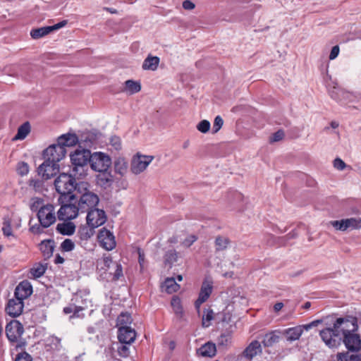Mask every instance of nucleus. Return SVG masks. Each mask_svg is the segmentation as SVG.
<instances>
[{
  "label": "nucleus",
  "instance_id": "nucleus-1",
  "mask_svg": "<svg viewBox=\"0 0 361 361\" xmlns=\"http://www.w3.org/2000/svg\"><path fill=\"white\" fill-rule=\"evenodd\" d=\"M91 185L87 181H79L76 186L75 198H78V205L81 212H87L99 204V198L91 190Z\"/></svg>",
  "mask_w": 361,
  "mask_h": 361
},
{
  "label": "nucleus",
  "instance_id": "nucleus-2",
  "mask_svg": "<svg viewBox=\"0 0 361 361\" xmlns=\"http://www.w3.org/2000/svg\"><path fill=\"white\" fill-rule=\"evenodd\" d=\"M54 185L56 191L61 195L59 199L60 202H63V199L68 197V200L71 202L75 199V195L72 194L73 191L76 192L78 183L70 173H62L55 180Z\"/></svg>",
  "mask_w": 361,
  "mask_h": 361
},
{
  "label": "nucleus",
  "instance_id": "nucleus-3",
  "mask_svg": "<svg viewBox=\"0 0 361 361\" xmlns=\"http://www.w3.org/2000/svg\"><path fill=\"white\" fill-rule=\"evenodd\" d=\"M90 165L92 170L96 172L108 171L111 165V157L102 152L91 153Z\"/></svg>",
  "mask_w": 361,
  "mask_h": 361
},
{
  "label": "nucleus",
  "instance_id": "nucleus-4",
  "mask_svg": "<svg viewBox=\"0 0 361 361\" xmlns=\"http://www.w3.org/2000/svg\"><path fill=\"white\" fill-rule=\"evenodd\" d=\"M21 226V218L15 213H11L3 218L1 231L5 237L15 238L13 230H17Z\"/></svg>",
  "mask_w": 361,
  "mask_h": 361
},
{
  "label": "nucleus",
  "instance_id": "nucleus-5",
  "mask_svg": "<svg viewBox=\"0 0 361 361\" xmlns=\"http://www.w3.org/2000/svg\"><path fill=\"white\" fill-rule=\"evenodd\" d=\"M334 325V328L340 330L341 337L345 336L347 334L355 332L358 328L357 318L353 316L338 318Z\"/></svg>",
  "mask_w": 361,
  "mask_h": 361
},
{
  "label": "nucleus",
  "instance_id": "nucleus-6",
  "mask_svg": "<svg viewBox=\"0 0 361 361\" xmlns=\"http://www.w3.org/2000/svg\"><path fill=\"white\" fill-rule=\"evenodd\" d=\"M319 335L324 343L331 348H337L342 341L340 330L334 328V325L321 330Z\"/></svg>",
  "mask_w": 361,
  "mask_h": 361
},
{
  "label": "nucleus",
  "instance_id": "nucleus-7",
  "mask_svg": "<svg viewBox=\"0 0 361 361\" xmlns=\"http://www.w3.org/2000/svg\"><path fill=\"white\" fill-rule=\"evenodd\" d=\"M154 160L153 156L144 155L140 153L135 154L130 162V171L135 175H138L145 171L149 164Z\"/></svg>",
  "mask_w": 361,
  "mask_h": 361
},
{
  "label": "nucleus",
  "instance_id": "nucleus-8",
  "mask_svg": "<svg viewBox=\"0 0 361 361\" xmlns=\"http://www.w3.org/2000/svg\"><path fill=\"white\" fill-rule=\"evenodd\" d=\"M37 218L44 228H48L56 221L55 207L52 204H47L39 209Z\"/></svg>",
  "mask_w": 361,
  "mask_h": 361
},
{
  "label": "nucleus",
  "instance_id": "nucleus-9",
  "mask_svg": "<svg viewBox=\"0 0 361 361\" xmlns=\"http://www.w3.org/2000/svg\"><path fill=\"white\" fill-rule=\"evenodd\" d=\"M329 224L336 231H346L359 230L361 228V218L351 217L341 220L331 221Z\"/></svg>",
  "mask_w": 361,
  "mask_h": 361
},
{
  "label": "nucleus",
  "instance_id": "nucleus-10",
  "mask_svg": "<svg viewBox=\"0 0 361 361\" xmlns=\"http://www.w3.org/2000/svg\"><path fill=\"white\" fill-rule=\"evenodd\" d=\"M213 290V281L211 278L207 277L203 281L200 291L199 293V297L197 300L195 302V307L197 310L198 314L200 312V306L202 303L206 302L209 298Z\"/></svg>",
  "mask_w": 361,
  "mask_h": 361
},
{
  "label": "nucleus",
  "instance_id": "nucleus-11",
  "mask_svg": "<svg viewBox=\"0 0 361 361\" xmlns=\"http://www.w3.org/2000/svg\"><path fill=\"white\" fill-rule=\"evenodd\" d=\"M97 239L99 245L107 251H111L116 247V241L114 233L106 228L99 230Z\"/></svg>",
  "mask_w": 361,
  "mask_h": 361
},
{
  "label": "nucleus",
  "instance_id": "nucleus-12",
  "mask_svg": "<svg viewBox=\"0 0 361 361\" xmlns=\"http://www.w3.org/2000/svg\"><path fill=\"white\" fill-rule=\"evenodd\" d=\"M99 263L103 264L102 269L109 270L114 280L117 281L123 276L121 264L118 262H113L110 256L104 255Z\"/></svg>",
  "mask_w": 361,
  "mask_h": 361
},
{
  "label": "nucleus",
  "instance_id": "nucleus-13",
  "mask_svg": "<svg viewBox=\"0 0 361 361\" xmlns=\"http://www.w3.org/2000/svg\"><path fill=\"white\" fill-rule=\"evenodd\" d=\"M71 165L88 164L91 158V151L79 146L69 154Z\"/></svg>",
  "mask_w": 361,
  "mask_h": 361
},
{
  "label": "nucleus",
  "instance_id": "nucleus-14",
  "mask_svg": "<svg viewBox=\"0 0 361 361\" xmlns=\"http://www.w3.org/2000/svg\"><path fill=\"white\" fill-rule=\"evenodd\" d=\"M66 154V148L61 146L58 142L50 145L44 152V156L47 160L56 164L65 157Z\"/></svg>",
  "mask_w": 361,
  "mask_h": 361
},
{
  "label": "nucleus",
  "instance_id": "nucleus-15",
  "mask_svg": "<svg viewBox=\"0 0 361 361\" xmlns=\"http://www.w3.org/2000/svg\"><path fill=\"white\" fill-rule=\"evenodd\" d=\"M87 212V224L91 228H97L103 225L106 221V216L103 209L94 208Z\"/></svg>",
  "mask_w": 361,
  "mask_h": 361
},
{
  "label": "nucleus",
  "instance_id": "nucleus-16",
  "mask_svg": "<svg viewBox=\"0 0 361 361\" xmlns=\"http://www.w3.org/2000/svg\"><path fill=\"white\" fill-rule=\"evenodd\" d=\"M23 332V325L17 320H12L6 326V335L11 343L18 342Z\"/></svg>",
  "mask_w": 361,
  "mask_h": 361
},
{
  "label": "nucleus",
  "instance_id": "nucleus-17",
  "mask_svg": "<svg viewBox=\"0 0 361 361\" xmlns=\"http://www.w3.org/2000/svg\"><path fill=\"white\" fill-rule=\"evenodd\" d=\"M62 204L57 212V216L59 220L70 221L75 219L78 216V212L80 211L78 205L76 206L72 203Z\"/></svg>",
  "mask_w": 361,
  "mask_h": 361
},
{
  "label": "nucleus",
  "instance_id": "nucleus-18",
  "mask_svg": "<svg viewBox=\"0 0 361 361\" xmlns=\"http://www.w3.org/2000/svg\"><path fill=\"white\" fill-rule=\"evenodd\" d=\"M37 171L39 176L48 180L58 173L59 171V164L46 159L38 167Z\"/></svg>",
  "mask_w": 361,
  "mask_h": 361
},
{
  "label": "nucleus",
  "instance_id": "nucleus-19",
  "mask_svg": "<svg viewBox=\"0 0 361 361\" xmlns=\"http://www.w3.org/2000/svg\"><path fill=\"white\" fill-rule=\"evenodd\" d=\"M67 24L66 20H62L54 25L42 27L37 29H33L30 32V35L33 39H39L48 34L51 32L57 30L60 28H62Z\"/></svg>",
  "mask_w": 361,
  "mask_h": 361
},
{
  "label": "nucleus",
  "instance_id": "nucleus-20",
  "mask_svg": "<svg viewBox=\"0 0 361 361\" xmlns=\"http://www.w3.org/2000/svg\"><path fill=\"white\" fill-rule=\"evenodd\" d=\"M23 302L15 297L8 301L6 312L9 316L17 317L23 312Z\"/></svg>",
  "mask_w": 361,
  "mask_h": 361
},
{
  "label": "nucleus",
  "instance_id": "nucleus-21",
  "mask_svg": "<svg viewBox=\"0 0 361 361\" xmlns=\"http://www.w3.org/2000/svg\"><path fill=\"white\" fill-rule=\"evenodd\" d=\"M135 337V331L131 327L121 326L118 328V338L121 343L130 344L134 342Z\"/></svg>",
  "mask_w": 361,
  "mask_h": 361
},
{
  "label": "nucleus",
  "instance_id": "nucleus-22",
  "mask_svg": "<svg viewBox=\"0 0 361 361\" xmlns=\"http://www.w3.org/2000/svg\"><path fill=\"white\" fill-rule=\"evenodd\" d=\"M345 347L350 351H358L361 349V339L355 332L347 334L343 338Z\"/></svg>",
  "mask_w": 361,
  "mask_h": 361
},
{
  "label": "nucleus",
  "instance_id": "nucleus-23",
  "mask_svg": "<svg viewBox=\"0 0 361 361\" xmlns=\"http://www.w3.org/2000/svg\"><path fill=\"white\" fill-rule=\"evenodd\" d=\"M32 293V286L27 281L20 282L15 290V297L23 302V300L28 298Z\"/></svg>",
  "mask_w": 361,
  "mask_h": 361
},
{
  "label": "nucleus",
  "instance_id": "nucleus-24",
  "mask_svg": "<svg viewBox=\"0 0 361 361\" xmlns=\"http://www.w3.org/2000/svg\"><path fill=\"white\" fill-rule=\"evenodd\" d=\"M70 174L72 176L75 180L85 178L89 174L88 164L71 165Z\"/></svg>",
  "mask_w": 361,
  "mask_h": 361
},
{
  "label": "nucleus",
  "instance_id": "nucleus-25",
  "mask_svg": "<svg viewBox=\"0 0 361 361\" xmlns=\"http://www.w3.org/2000/svg\"><path fill=\"white\" fill-rule=\"evenodd\" d=\"M57 142L63 147H73L79 143V139L76 134L68 133L59 136Z\"/></svg>",
  "mask_w": 361,
  "mask_h": 361
},
{
  "label": "nucleus",
  "instance_id": "nucleus-26",
  "mask_svg": "<svg viewBox=\"0 0 361 361\" xmlns=\"http://www.w3.org/2000/svg\"><path fill=\"white\" fill-rule=\"evenodd\" d=\"M304 330L305 329L303 325H299L286 329L283 334L288 341L293 342L298 340L300 338Z\"/></svg>",
  "mask_w": 361,
  "mask_h": 361
},
{
  "label": "nucleus",
  "instance_id": "nucleus-27",
  "mask_svg": "<svg viewBox=\"0 0 361 361\" xmlns=\"http://www.w3.org/2000/svg\"><path fill=\"white\" fill-rule=\"evenodd\" d=\"M99 173L96 177L97 184L104 188L110 187L114 183L112 174L108 171Z\"/></svg>",
  "mask_w": 361,
  "mask_h": 361
},
{
  "label": "nucleus",
  "instance_id": "nucleus-28",
  "mask_svg": "<svg viewBox=\"0 0 361 361\" xmlns=\"http://www.w3.org/2000/svg\"><path fill=\"white\" fill-rule=\"evenodd\" d=\"M216 352V345L212 342H207L197 350L198 355L202 357H213Z\"/></svg>",
  "mask_w": 361,
  "mask_h": 361
},
{
  "label": "nucleus",
  "instance_id": "nucleus-29",
  "mask_svg": "<svg viewBox=\"0 0 361 361\" xmlns=\"http://www.w3.org/2000/svg\"><path fill=\"white\" fill-rule=\"evenodd\" d=\"M262 352L261 343L258 341H252L243 352L245 357L252 359Z\"/></svg>",
  "mask_w": 361,
  "mask_h": 361
},
{
  "label": "nucleus",
  "instance_id": "nucleus-30",
  "mask_svg": "<svg viewBox=\"0 0 361 361\" xmlns=\"http://www.w3.org/2000/svg\"><path fill=\"white\" fill-rule=\"evenodd\" d=\"M31 131V126L28 121L20 125L17 130V133L13 138V141L23 140L30 134Z\"/></svg>",
  "mask_w": 361,
  "mask_h": 361
},
{
  "label": "nucleus",
  "instance_id": "nucleus-31",
  "mask_svg": "<svg viewBox=\"0 0 361 361\" xmlns=\"http://www.w3.org/2000/svg\"><path fill=\"white\" fill-rule=\"evenodd\" d=\"M114 166L115 172L121 176H125L128 172V164L123 157L116 158L114 161Z\"/></svg>",
  "mask_w": 361,
  "mask_h": 361
},
{
  "label": "nucleus",
  "instance_id": "nucleus-32",
  "mask_svg": "<svg viewBox=\"0 0 361 361\" xmlns=\"http://www.w3.org/2000/svg\"><path fill=\"white\" fill-rule=\"evenodd\" d=\"M47 264L36 263L30 269L29 278L36 279L44 275L47 270Z\"/></svg>",
  "mask_w": 361,
  "mask_h": 361
},
{
  "label": "nucleus",
  "instance_id": "nucleus-33",
  "mask_svg": "<svg viewBox=\"0 0 361 361\" xmlns=\"http://www.w3.org/2000/svg\"><path fill=\"white\" fill-rule=\"evenodd\" d=\"M280 332L279 331H273L266 334L262 340V343L266 347H271L279 341Z\"/></svg>",
  "mask_w": 361,
  "mask_h": 361
},
{
  "label": "nucleus",
  "instance_id": "nucleus-34",
  "mask_svg": "<svg viewBox=\"0 0 361 361\" xmlns=\"http://www.w3.org/2000/svg\"><path fill=\"white\" fill-rule=\"evenodd\" d=\"M56 231L61 234L71 235L75 231V225L71 221L61 223L57 225Z\"/></svg>",
  "mask_w": 361,
  "mask_h": 361
},
{
  "label": "nucleus",
  "instance_id": "nucleus-35",
  "mask_svg": "<svg viewBox=\"0 0 361 361\" xmlns=\"http://www.w3.org/2000/svg\"><path fill=\"white\" fill-rule=\"evenodd\" d=\"M159 58L149 55L143 61L142 68L144 70L156 71L159 63Z\"/></svg>",
  "mask_w": 361,
  "mask_h": 361
},
{
  "label": "nucleus",
  "instance_id": "nucleus-36",
  "mask_svg": "<svg viewBox=\"0 0 361 361\" xmlns=\"http://www.w3.org/2000/svg\"><path fill=\"white\" fill-rule=\"evenodd\" d=\"M161 288L166 293H173L178 290L180 286L177 283L174 278H167Z\"/></svg>",
  "mask_w": 361,
  "mask_h": 361
},
{
  "label": "nucleus",
  "instance_id": "nucleus-37",
  "mask_svg": "<svg viewBox=\"0 0 361 361\" xmlns=\"http://www.w3.org/2000/svg\"><path fill=\"white\" fill-rule=\"evenodd\" d=\"M141 90V85L139 82L128 80L125 82L124 92L128 94L137 93Z\"/></svg>",
  "mask_w": 361,
  "mask_h": 361
},
{
  "label": "nucleus",
  "instance_id": "nucleus-38",
  "mask_svg": "<svg viewBox=\"0 0 361 361\" xmlns=\"http://www.w3.org/2000/svg\"><path fill=\"white\" fill-rule=\"evenodd\" d=\"M45 345L52 350H60L61 348V339L55 336H49L45 339Z\"/></svg>",
  "mask_w": 361,
  "mask_h": 361
},
{
  "label": "nucleus",
  "instance_id": "nucleus-39",
  "mask_svg": "<svg viewBox=\"0 0 361 361\" xmlns=\"http://www.w3.org/2000/svg\"><path fill=\"white\" fill-rule=\"evenodd\" d=\"M39 249L46 257H49L54 251V242L52 240H44L39 245Z\"/></svg>",
  "mask_w": 361,
  "mask_h": 361
},
{
  "label": "nucleus",
  "instance_id": "nucleus-40",
  "mask_svg": "<svg viewBox=\"0 0 361 361\" xmlns=\"http://www.w3.org/2000/svg\"><path fill=\"white\" fill-rule=\"evenodd\" d=\"M338 361H361V355L339 353L337 354Z\"/></svg>",
  "mask_w": 361,
  "mask_h": 361
},
{
  "label": "nucleus",
  "instance_id": "nucleus-41",
  "mask_svg": "<svg viewBox=\"0 0 361 361\" xmlns=\"http://www.w3.org/2000/svg\"><path fill=\"white\" fill-rule=\"evenodd\" d=\"M171 305L174 313L178 317H181L183 314V310L181 305L180 299L176 296L173 297L171 299Z\"/></svg>",
  "mask_w": 361,
  "mask_h": 361
},
{
  "label": "nucleus",
  "instance_id": "nucleus-42",
  "mask_svg": "<svg viewBox=\"0 0 361 361\" xmlns=\"http://www.w3.org/2000/svg\"><path fill=\"white\" fill-rule=\"evenodd\" d=\"M132 317L131 315L128 312H122L117 319V326L121 327L123 326H129L132 323Z\"/></svg>",
  "mask_w": 361,
  "mask_h": 361
},
{
  "label": "nucleus",
  "instance_id": "nucleus-43",
  "mask_svg": "<svg viewBox=\"0 0 361 361\" xmlns=\"http://www.w3.org/2000/svg\"><path fill=\"white\" fill-rule=\"evenodd\" d=\"M214 312L211 309H206L204 311V314L202 316V326L204 327H208L211 325V322L214 319Z\"/></svg>",
  "mask_w": 361,
  "mask_h": 361
},
{
  "label": "nucleus",
  "instance_id": "nucleus-44",
  "mask_svg": "<svg viewBox=\"0 0 361 361\" xmlns=\"http://www.w3.org/2000/svg\"><path fill=\"white\" fill-rule=\"evenodd\" d=\"M44 200L40 197H32L30 200V208L32 212H37L44 206Z\"/></svg>",
  "mask_w": 361,
  "mask_h": 361
},
{
  "label": "nucleus",
  "instance_id": "nucleus-45",
  "mask_svg": "<svg viewBox=\"0 0 361 361\" xmlns=\"http://www.w3.org/2000/svg\"><path fill=\"white\" fill-rule=\"evenodd\" d=\"M75 247V243L71 239L67 238L61 243L60 249L62 252H68L73 250Z\"/></svg>",
  "mask_w": 361,
  "mask_h": 361
},
{
  "label": "nucleus",
  "instance_id": "nucleus-46",
  "mask_svg": "<svg viewBox=\"0 0 361 361\" xmlns=\"http://www.w3.org/2000/svg\"><path fill=\"white\" fill-rule=\"evenodd\" d=\"M83 310L82 307L75 306V305H71L68 307H66L63 308V312L65 314H70L73 313L72 317H80L79 312Z\"/></svg>",
  "mask_w": 361,
  "mask_h": 361
},
{
  "label": "nucleus",
  "instance_id": "nucleus-47",
  "mask_svg": "<svg viewBox=\"0 0 361 361\" xmlns=\"http://www.w3.org/2000/svg\"><path fill=\"white\" fill-rule=\"evenodd\" d=\"M329 92L331 97L336 101H341V95L344 94V91L343 90L336 86H334L332 89H329Z\"/></svg>",
  "mask_w": 361,
  "mask_h": 361
},
{
  "label": "nucleus",
  "instance_id": "nucleus-48",
  "mask_svg": "<svg viewBox=\"0 0 361 361\" xmlns=\"http://www.w3.org/2000/svg\"><path fill=\"white\" fill-rule=\"evenodd\" d=\"M211 124L207 120H202L197 125L196 128L198 131L202 133H207L209 132Z\"/></svg>",
  "mask_w": 361,
  "mask_h": 361
},
{
  "label": "nucleus",
  "instance_id": "nucleus-49",
  "mask_svg": "<svg viewBox=\"0 0 361 361\" xmlns=\"http://www.w3.org/2000/svg\"><path fill=\"white\" fill-rule=\"evenodd\" d=\"M178 254L175 250H170L165 255V262L170 265L177 261Z\"/></svg>",
  "mask_w": 361,
  "mask_h": 361
},
{
  "label": "nucleus",
  "instance_id": "nucleus-50",
  "mask_svg": "<svg viewBox=\"0 0 361 361\" xmlns=\"http://www.w3.org/2000/svg\"><path fill=\"white\" fill-rule=\"evenodd\" d=\"M16 170L20 176H24L29 173V166L27 163L22 161L18 164Z\"/></svg>",
  "mask_w": 361,
  "mask_h": 361
},
{
  "label": "nucleus",
  "instance_id": "nucleus-51",
  "mask_svg": "<svg viewBox=\"0 0 361 361\" xmlns=\"http://www.w3.org/2000/svg\"><path fill=\"white\" fill-rule=\"evenodd\" d=\"M215 243L216 249L219 250H221L227 247L228 244V240L226 238L217 237L216 238Z\"/></svg>",
  "mask_w": 361,
  "mask_h": 361
},
{
  "label": "nucleus",
  "instance_id": "nucleus-52",
  "mask_svg": "<svg viewBox=\"0 0 361 361\" xmlns=\"http://www.w3.org/2000/svg\"><path fill=\"white\" fill-rule=\"evenodd\" d=\"M231 343V336L230 334H221L219 339L218 343L219 345L227 346Z\"/></svg>",
  "mask_w": 361,
  "mask_h": 361
},
{
  "label": "nucleus",
  "instance_id": "nucleus-53",
  "mask_svg": "<svg viewBox=\"0 0 361 361\" xmlns=\"http://www.w3.org/2000/svg\"><path fill=\"white\" fill-rule=\"evenodd\" d=\"M224 121L220 116H216L213 124V133H216L223 126Z\"/></svg>",
  "mask_w": 361,
  "mask_h": 361
},
{
  "label": "nucleus",
  "instance_id": "nucleus-54",
  "mask_svg": "<svg viewBox=\"0 0 361 361\" xmlns=\"http://www.w3.org/2000/svg\"><path fill=\"white\" fill-rule=\"evenodd\" d=\"M29 185L35 191L40 192L42 189L43 183L40 180L32 179L30 180Z\"/></svg>",
  "mask_w": 361,
  "mask_h": 361
},
{
  "label": "nucleus",
  "instance_id": "nucleus-55",
  "mask_svg": "<svg viewBox=\"0 0 361 361\" xmlns=\"http://www.w3.org/2000/svg\"><path fill=\"white\" fill-rule=\"evenodd\" d=\"M197 240V237L194 235H190L187 236L183 241L181 242V244L183 247H189Z\"/></svg>",
  "mask_w": 361,
  "mask_h": 361
},
{
  "label": "nucleus",
  "instance_id": "nucleus-56",
  "mask_svg": "<svg viewBox=\"0 0 361 361\" xmlns=\"http://www.w3.org/2000/svg\"><path fill=\"white\" fill-rule=\"evenodd\" d=\"M117 350L118 355L123 357H127L130 355L129 348L123 343L118 348Z\"/></svg>",
  "mask_w": 361,
  "mask_h": 361
},
{
  "label": "nucleus",
  "instance_id": "nucleus-57",
  "mask_svg": "<svg viewBox=\"0 0 361 361\" xmlns=\"http://www.w3.org/2000/svg\"><path fill=\"white\" fill-rule=\"evenodd\" d=\"M110 144L116 150H118L121 148V139L117 136H113L111 137Z\"/></svg>",
  "mask_w": 361,
  "mask_h": 361
},
{
  "label": "nucleus",
  "instance_id": "nucleus-58",
  "mask_svg": "<svg viewBox=\"0 0 361 361\" xmlns=\"http://www.w3.org/2000/svg\"><path fill=\"white\" fill-rule=\"evenodd\" d=\"M15 361H32V358L27 353L23 352L17 355Z\"/></svg>",
  "mask_w": 361,
  "mask_h": 361
},
{
  "label": "nucleus",
  "instance_id": "nucleus-59",
  "mask_svg": "<svg viewBox=\"0 0 361 361\" xmlns=\"http://www.w3.org/2000/svg\"><path fill=\"white\" fill-rule=\"evenodd\" d=\"M334 167L339 171H343L347 167V165L341 159L336 158L334 161Z\"/></svg>",
  "mask_w": 361,
  "mask_h": 361
},
{
  "label": "nucleus",
  "instance_id": "nucleus-60",
  "mask_svg": "<svg viewBox=\"0 0 361 361\" xmlns=\"http://www.w3.org/2000/svg\"><path fill=\"white\" fill-rule=\"evenodd\" d=\"M284 137V133L283 130H278L272 135L270 137V142H274L281 140Z\"/></svg>",
  "mask_w": 361,
  "mask_h": 361
},
{
  "label": "nucleus",
  "instance_id": "nucleus-61",
  "mask_svg": "<svg viewBox=\"0 0 361 361\" xmlns=\"http://www.w3.org/2000/svg\"><path fill=\"white\" fill-rule=\"evenodd\" d=\"M340 52V48L338 45H336L332 47L330 54H329V59L330 60H334L337 56H338Z\"/></svg>",
  "mask_w": 361,
  "mask_h": 361
},
{
  "label": "nucleus",
  "instance_id": "nucleus-62",
  "mask_svg": "<svg viewBox=\"0 0 361 361\" xmlns=\"http://www.w3.org/2000/svg\"><path fill=\"white\" fill-rule=\"evenodd\" d=\"M138 262L140 266V269L142 270L145 266V254L141 249H138Z\"/></svg>",
  "mask_w": 361,
  "mask_h": 361
},
{
  "label": "nucleus",
  "instance_id": "nucleus-63",
  "mask_svg": "<svg viewBox=\"0 0 361 361\" xmlns=\"http://www.w3.org/2000/svg\"><path fill=\"white\" fill-rule=\"evenodd\" d=\"M44 227H42V226L41 225V224L39 223V224H36V225H34V226H32L30 228V231L34 233V234H38V233H40L42 232V229H43Z\"/></svg>",
  "mask_w": 361,
  "mask_h": 361
},
{
  "label": "nucleus",
  "instance_id": "nucleus-64",
  "mask_svg": "<svg viewBox=\"0 0 361 361\" xmlns=\"http://www.w3.org/2000/svg\"><path fill=\"white\" fill-rule=\"evenodd\" d=\"M195 4L190 0H185L183 2V8L185 10H192L195 8Z\"/></svg>",
  "mask_w": 361,
  "mask_h": 361
}]
</instances>
